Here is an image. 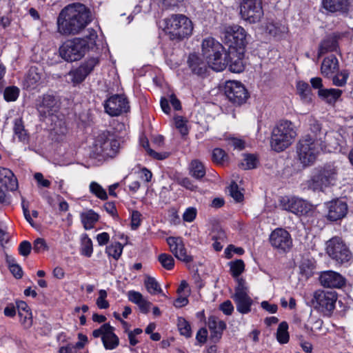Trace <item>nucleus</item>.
I'll return each instance as SVG.
<instances>
[{"instance_id": "1", "label": "nucleus", "mask_w": 353, "mask_h": 353, "mask_svg": "<svg viewBox=\"0 0 353 353\" xmlns=\"http://www.w3.org/2000/svg\"><path fill=\"white\" fill-rule=\"evenodd\" d=\"M91 21L89 10L81 3L67 6L57 18V30L63 35L76 34Z\"/></svg>"}, {"instance_id": "2", "label": "nucleus", "mask_w": 353, "mask_h": 353, "mask_svg": "<svg viewBox=\"0 0 353 353\" xmlns=\"http://www.w3.org/2000/svg\"><path fill=\"white\" fill-rule=\"evenodd\" d=\"M298 135V128L291 121L280 120L273 128L270 137V148L276 152L288 148Z\"/></svg>"}, {"instance_id": "3", "label": "nucleus", "mask_w": 353, "mask_h": 353, "mask_svg": "<svg viewBox=\"0 0 353 353\" xmlns=\"http://www.w3.org/2000/svg\"><path fill=\"white\" fill-rule=\"evenodd\" d=\"M203 58L208 66L214 71L223 70L228 64L227 57L223 45L213 37L205 38L201 43Z\"/></svg>"}, {"instance_id": "4", "label": "nucleus", "mask_w": 353, "mask_h": 353, "mask_svg": "<svg viewBox=\"0 0 353 353\" xmlns=\"http://www.w3.org/2000/svg\"><path fill=\"white\" fill-rule=\"evenodd\" d=\"M163 22L164 31L172 40L181 41L192 34L193 23L184 14H172L165 18Z\"/></svg>"}, {"instance_id": "5", "label": "nucleus", "mask_w": 353, "mask_h": 353, "mask_svg": "<svg viewBox=\"0 0 353 353\" xmlns=\"http://www.w3.org/2000/svg\"><path fill=\"white\" fill-rule=\"evenodd\" d=\"M321 150H323L322 140L314 139L310 134L301 139L296 147L299 160L304 166L312 164Z\"/></svg>"}, {"instance_id": "6", "label": "nucleus", "mask_w": 353, "mask_h": 353, "mask_svg": "<svg viewBox=\"0 0 353 353\" xmlns=\"http://www.w3.org/2000/svg\"><path fill=\"white\" fill-rule=\"evenodd\" d=\"M338 180V169L333 164H327L319 168L312 176L309 185L314 190L323 191L336 185Z\"/></svg>"}, {"instance_id": "7", "label": "nucleus", "mask_w": 353, "mask_h": 353, "mask_svg": "<svg viewBox=\"0 0 353 353\" xmlns=\"http://www.w3.org/2000/svg\"><path fill=\"white\" fill-rule=\"evenodd\" d=\"M222 39L228 47V50H245L247 32L245 29L236 24L225 26L222 30Z\"/></svg>"}, {"instance_id": "8", "label": "nucleus", "mask_w": 353, "mask_h": 353, "mask_svg": "<svg viewBox=\"0 0 353 353\" xmlns=\"http://www.w3.org/2000/svg\"><path fill=\"white\" fill-rule=\"evenodd\" d=\"M120 143L106 132H103L96 138L92 152L97 156L103 158H112L119 152Z\"/></svg>"}, {"instance_id": "9", "label": "nucleus", "mask_w": 353, "mask_h": 353, "mask_svg": "<svg viewBox=\"0 0 353 353\" xmlns=\"http://www.w3.org/2000/svg\"><path fill=\"white\" fill-rule=\"evenodd\" d=\"M59 54L68 62L76 61L81 59L86 51V41L81 38H74L65 41L59 47Z\"/></svg>"}, {"instance_id": "10", "label": "nucleus", "mask_w": 353, "mask_h": 353, "mask_svg": "<svg viewBox=\"0 0 353 353\" xmlns=\"http://www.w3.org/2000/svg\"><path fill=\"white\" fill-rule=\"evenodd\" d=\"M336 300L337 294L335 292L319 290L313 294L312 304L324 315L330 316L335 308Z\"/></svg>"}, {"instance_id": "11", "label": "nucleus", "mask_w": 353, "mask_h": 353, "mask_svg": "<svg viewBox=\"0 0 353 353\" xmlns=\"http://www.w3.org/2000/svg\"><path fill=\"white\" fill-rule=\"evenodd\" d=\"M241 18L250 23H256L263 16L261 0H239Z\"/></svg>"}, {"instance_id": "12", "label": "nucleus", "mask_w": 353, "mask_h": 353, "mask_svg": "<svg viewBox=\"0 0 353 353\" xmlns=\"http://www.w3.org/2000/svg\"><path fill=\"white\" fill-rule=\"evenodd\" d=\"M326 251L327 254L339 263L348 262L352 258V254L339 237H333L327 242Z\"/></svg>"}, {"instance_id": "13", "label": "nucleus", "mask_w": 353, "mask_h": 353, "mask_svg": "<svg viewBox=\"0 0 353 353\" xmlns=\"http://www.w3.org/2000/svg\"><path fill=\"white\" fill-rule=\"evenodd\" d=\"M235 292L232 296L236 310L241 314H248L251 311L253 301L248 295V288L243 279H238Z\"/></svg>"}, {"instance_id": "14", "label": "nucleus", "mask_w": 353, "mask_h": 353, "mask_svg": "<svg viewBox=\"0 0 353 353\" xmlns=\"http://www.w3.org/2000/svg\"><path fill=\"white\" fill-rule=\"evenodd\" d=\"M279 205L283 210L298 216L305 215L312 210V205L308 202L294 196H281Z\"/></svg>"}, {"instance_id": "15", "label": "nucleus", "mask_w": 353, "mask_h": 353, "mask_svg": "<svg viewBox=\"0 0 353 353\" xmlns=\"http://www.w3.org/2000/svg\"><path fill=\"white\" fill-rule=\"evenodd\" d=\"M225 94L228 100L234 105L244 103L249 97L245 85L238 81H228L224 86Z\"/></svg>"}, {"instance_id": "16", "label": "nucleus", "mask_w": 353, "mask_h": 353, "mask_svg": "<svg viewBox=\"0 0 353 353\" xmlns=\"http://www.w3.org/2000/svg\"><path fill=\"white\" fill-rule=\"evenodd\" d=\"M99 63L97 58L92 57L85 60L78 68L70 70L68 76L74 86L82 83Z\"/></svg>"}, {"instance_id": "17", "label": "nucleus", "mask_w": 353, "mask_h": 353, "mask_svg": "<svg viewBox=\"0 0 353 353\" xmlns=\"http://www.w3.org/2000/svg\"><path fill=\"white\" fill-rule=\"evenodd\" d=\"M326 217L330 221H337L343 219L348 210L347 203L341 199H332L325 203Z\"/></svg>"}, {"instance_id": "18", "label": "nucleus", "mask_w": 353, "mask_h": 353, "mask_svg": "<svg viewBox=\"0 0 353 353\" xmlns=\"http://www.w3.org/2000/svg\"><path fill=\"white\" fill-rule=\"evenodd\" d=\"M92 335L95 338H101L103 344L106 350H114L119 345V338L114 333L113 327L108 323H105L99 329L94 330Z\"/></svg>"}, {"instance_id": "19", "label": "nucleus", "mask_w": 353, "mask_h": 353, "mask_svg": "<svg viewBox=\"0 0 353 353\" xmlns=\"http://www.w3.org/2000/svg\"><path fill=\"white\" fill-rule=\"evenodd\" d=\"M104 108L109 115L114 117L126 112L129 109V105L124 96L115 94L105 101Z\"/></svg>"}, {"instance_id": "20", "label": "nucleus", "mask_w": 353, "mask_h": 353, "mask_svg": "<svg viewBox=\"0 0 353 353\" xmlns=\"http://www.w3.org/2000/svg\"><path fill=\"white\" fill-rule=\"evenodd\" d=\"M170 251L180 261L189 263L192 261V257L187 252L183 240L179 236H169L166 239Z\"/></svg>"}, {"instance_id": "21", "label": "nucleus", "mask_w": 353, "mask_h": 353, "mask_svg": "<svg viewBox=\"0 0 353 353\" xmlns=\"http://www.w3.org/2000/svg\"><path fill=\"white\" fill-rule=\"evenodd\" d=\"M270 242L274 248L283 251L288 250L292 245L290 233L283 228H276L272 232Z\"/></svg>"}, {"instance_id": "22", "label": "nucleus", "mask_w": 353, "mask_h": 353, "mask_svg": "<svg viewBox=\"0 0 353 353\" xmlns=\"http://www.w3.org/2000/svg\"><path fill=\"white\" fill-rule=\"evenodd\" d=\"M17 186V180L12 172L8 168L0 167V202L5 200L6 190H15Z\"/></svg>"}, {"instance_id": "23", "label": "nucleus", "mask_w": 353, "mask_h": 353, "mask_svg": "<svg viewBox=\"0 0 353 353\" xmlns=\"http://www.w3.org/2000/svg\"><path fill=\"white\" fill-rule=\"evenodd\" d=\"M37 109L42 117L53 115L59 109L57 99L52 95L46 94L37 100Z\"/></svg>"}, {"instance_id": "24", "label": "nucleus", "mask_w": 353, "mask_h": 353, "mask_svg": "<svg viewBox=\"0 0 353 353\" xmlns=\"http://www.w3.org/2000/svg\"><path fill=\"white\" fill-rule=\"evenodd\" d=\"M319 281L323 286L329 288H341L345 284V279L339 272L332 270L321 272Z\"/></svg>"}, {"instance_id": "25", "label": "nucleus", "mask_w": 353, "mask_h": 353, "mask_svg": "<svg viewBox=\"0 0 353 353\" xmlns=\"http://www.w3.org/2000/svg\"><path fill=\"white\" fill-rule=\"evenodd\" d=\"M323 136H324L325 139L322 141L323 150H325V151L332 152V151L338 150L339 148L341 149L345 144L344 138L338 132L331 131L325 132Z\"/></svg>"}, {"instance_id": "26", "label": "nucleus", "mask_w": 353, "mask_h": 353, "mask_svg": "<svg viewBox=\"0 0 353 353\" xmlns=\"http://www.w3.org/2000/svg\"><path fill=\"white\" fill-rule=\"evenodd\" d=\"M245 50H228L225 53V56L228 59V64L231 72L240 73L245 69V63L243 61Z\"/></svg>"}, {"instance_id": "27", "label": "nucleus", "mask_w": 353, "mask_h": 353, "mask_svg": "<svg viewBox=\"0 0 353 353\" xmlns=\"http://www.w3.org/2000/svg\"><path fill=\"white\" fill-rule=\"evenodd\" d=\"M208 325L210 332V340L214 343L219 342L226 328L225 323L214 316H211L208 318Z\"/></svg>"}, {"instance_id": "28", "label": "nucleus", "mask_w": 353, "mask_h": 353, "mask_svg": "<svg viewBox=\"0 0 353 353\" xmlns=\"http://www.w3.org/2000/svg\"><path fill=\"white\" fill-rule=\"evenodd\" d=\"M353 0H322L323 8L326 10L335 12H346Z\"/></svg>"}, {"instance_id": "29", "label": "nucleus", "mask_w": 353, "mask_h": 353, "mask_svg": "<svg viewBox=\"0 0 353 353\" xmlns=\"http://www.w3.org/2000/svg\"><path fill=\"white\" fill-rule=\"evenodd\" d=\"M188 63L192 72L197 75H202L206 71L208 63L196 53L189 55Z\"/></svg>"}, {"instance_id": "30", "label": "nucleus", "mask_w": 353, "mask_h": 353, "mask_svg": "<svg viewBox=\"0 0 353 353\" xmlns=\"http://www.w3.org/2000/svg\"><path fill=\"white\" fill-rule=\"evenodd\" d=\"M338 59L335 56L330 55L323 59L321 67V71L323 76L330 77L338 70Z\"/></svg>"}, {"instance_id": "31", "label": "nucleus", "mask_w": 353, "mask_h": 353, "mask_svg": "<svg viewBox=\"0 0 353 353\" xmlns=\"http://www.w3.org/2000/svg\"><path fill=\"white\" fill-rule=\"evenodd\" d=\"M342 94V90L336 88L320 89L318 91L319 97L329 104H334Z\"/></svg>"}, {"instance_id": "32", "label": "nucleus", "mask_w": 353, "mask_h": 353, "mask_svg": "<svg viewBox=\"0 0 353 353\" xmlns=\"http://www.w3.org/2000/svg\"><path fill=\"white\" fill-rule=\"evenodd\" d=\"M81 223L86 230L94 228L99 219V215L92 210H88L81 213Z\"/></svg>"}, {"instance_id": "33", "label": "nucleus", "mask_w": 353, "mask_h": 353, "mask_svg": "<svg viewBox=\"0 0 353 353\" xmlns=\"http://www.w3.org/2000/svg\"><path fill=\"white\" fill-rule=\"evenodd\" d=\"M13 132L14 137L17 138L19 141L27 142L28 141L29 135L25 129L21 118H17L13 121Z\"/></svg>"}, {"instance_id": "34", "label": "nucleus", "mask_w": 353, "mask_h": 353, "mask_svg": "<svg viewBox=\"0 0 353 353\" xmlns=\"http://www.w3.org/2000/svg\"><path fill=\"white\" fill-rule=\"evenodd\" d=\"M338 48L339 45L336 37L329 36L321 41L319 48V56L329 52H337Z\"/></svg>"}, {"instance_id": "35", "label": "nucleus", "mask_w": 353, "mask_h": 353, "mask_svg": "<svg viewBox=\"0 0 353 353\" xmlns=\"http://www.w3.org/2000/svg\"><path fill=\"white\" fill-rule=\"evenodd\" d=\"M41 79V74L39 70L35 67L30 68L24 81V85L29 89L36 88Z\"/></svg>"}, {"instance_id": "36", "label": "nucleus", "mask_w": 353, "mask_h": 353, "mask_svg": "<svg viewBox=\"0 0 353 353\" xmlns=\"http://www.w3.org/2000/svg\"><path fill=\"white\" fill-rule=\"evenodd\" d=\"M83 39L86 41V50H93L94 48L99 49L103 46V39L99 38L97 32L93 29H88V34Z\"/></svg>"}, {"instance_id": "37", "label": "nucleus", "mask_w": 353, "mask_h": 353, "mask_svg": "<svg viewBox=\"0 0 353 353\" xmlns=\"http://www.w3.org/2000/svg\"><path fill=\"white\" fill-rule=\"evenodd\" d=\"M315 262L314 260L303 259L299 265V272L305 279H309L314 274Z\"/></svg>"}, {"instance_id": "38", "label": "nucleus", "mask_w": 353, "mask_h": 353, "mask_svg": "<svg viewBox=\"0 0 353 353\" xmlns=\"http://www.w3.org/2000/svg\"><path fill=\"white\" fill-rule=\"evenodd\" d=\"M80 252L86 257H90L93 253V245L91 239L85 233L81 236Z\"/></svg>"}, {"instance_id": "39", "label": "nucleus", "mask_w": 353, "mask_h": 353, "mask_svg": "<svg viewBox=\"0 0 353 353\" xmlns=\"http://www.w3.org/2000/svg\"><path fill=\"white\" fill-rule=\"evenodd\" d=\"M144 285L148 292L152 295L162 292V289L158 281L149 275L145 276Z\"/></svg>"}, {"instance_id": "40", "label": "nucleus", "mask_w": 353, "mask_h": 353, "mask_svg": "<svg viewBox=\"0 0 353 353\" xmlns=\"http://www.w3.org/2000/svg\"><path fill=\"white\" fill-rule=\"evenodd\" d=\"M123 246L119 242H113L105 248V253L108 257L117 261L123 253Z\"/></svg>"}, {"instance_id": "41", "label": "nucleus", "mask_w": 353, "mask_h": 353, "mask_svg": "<svg viewBox=\"0 0 353 353\" xmlns=\"http://www.w3.org/2000/svg\"><path fill=\"white\" fill-rule=\"evenodd\" d=\"M190 174L199 179L203 178L205 174V169L203 164L198 160H193L190 165Z\"/></svg>"}, {"instance_id": "42", "label": "nucleus", "mask_w": 353, "mask_h": 353, "mask_svg": "<svg viewBox=\"0 0 353 353\" xmlns=\"http://www.w3.org/2000/svg\"><path fill=\"white\" fill-rule=\"evenodd\" d=\"M296 89L302 100L305 102L311 101V88L307 83L303 81H298Z\"/></svg>"}, {"instance_id": "43", "label": "nucleus", "mask_w": 353, "mask_h": 353, "mask_svg": "<svg viewBox=\"0 0 353 353\" xmlns=\"http://www.w3.org/2000/svg\"><path fill=\"white\" fill-rule=\"evenodd\" d=\"M288 324L285 321L281 322L277 328L276 339L281 344L287 343L289 341Z\"/></svg>"}, {"instance_id": "44", "label": "nucleus", "mask_w": 353, "mask_h": 353, "mask_svg": "<svg viewBox=\"0 0 353 353\" xmlns=\"http://www.w3.org/2000/svg\"><path fill=\"white\" fill-rule=\"evenodd\" d=\"M258 159L254 154H245L243 159L240 164V166L243 170H250L255 168L258 164Z\"/></svg>"}, {"instance_id": "45", "label": "nucleus", "mask_w": 353, "mask_h": 353, "mask_svg": "<svg viewBox=\"0 0 353 353\" xmlns=\"http://www.w3.org/2000/svg\"><path fill=\"white\" fill-rule=\"evenodd\" d=\"M231 274L235 277L239 278V275L241 274L245 270L244 262L241 259H237L230 262L229 263Z\"/></svg>"}, {"instance_id": "46", "label": "nucleus", "mask_w": 353, "mask_h": 353, "mask_svg": "<svg viewBox=\"0 0 353 353\" xmlns=\"http://www.w3.org/2000/svg\"><path fill=\"white\" fill-rule=\"evenodd\" d=\"M20 93V90L18 87L14 85L8 86L3 91L4 99L8 101H15Z\"/></svg>"}, {"instance_id": "47", "label": "nucleus", "mask_w": 353, "mask_h": 353, "mask_svg": "<svg viewBox=\"0 0 353 353\" xmlns=\"http://www.w3.org/2000/svg\"><path fill=\"white\" fill-rule=\"evenodd\" d=\"M90 191L101 200H106L108 199L106 191L97 182L92 181L90 183Z\"/></svg>"}, {"instance_id": "48", "label": "nucleus", "mask_w": 353, "mask_h": 353, "mask_svg": "<svg viewBox=\"0 0 353 353\" xmlns=\"http://www.w3.org/2000/svg\"><path fill=\"white\" fill-rule=\"evenodd\" d=\"M266 32L272 36L279 37L286 32V28L277 23H268L266 26Z\"/></svg>"}, {"instance_id": "49", "label": "nucleus", "mask_w": 353, "mask_h": 353, "mask_svg": "<svg viewBox=\"0 0 353 353\" xmlns=\"http://www.w3.org/2000/svg\"><path fill=\"white\" fill-rule=\"evenodd\" d=\"M158 260L163 268L167 270H171L174 268V260L171 255L166 253L161 254L158 257Z\"/></svg>"}, {"instance_id": "50", "label": "nucleus", "mask_w": 353, "mask_h": 353, "mask_svg": "<svg viewBox=\"0 0 353 353\" xmlns=\"http://www.w3.org/2000/svg\"><path fill=\"white\" fill-rule=\"evenodd\" d=\"M178 328L181 335L185 337H190L192 335L191 327L190 323L182 317L178 319Z\"/></svg>"}, {"instance_id": "51", "label": "nucleus", "mask_w": 353, "mask_h": 353, "mask_svg": "<svg viewBox=\"0 0 353 353\" xmlns=\"http://www.w3.org/2000/svg\"><path fill=\"white\" fill-rule=\"evenodd\" d=\"M224 140L227 142L228 145L233 147L234 149L243 150L245 147V142L239 138L231 135H225Z\"/></svg>"}, {"instance_id": "52", "label": "nucleus", "mask_w": 353, "mask_h": 353, "mask_svg": "<svg viewBox=\"0 0 353 353\" xmlns=\"http://www.w3.org/2000/svg\"><path fill=\"white\" fill-rule=\"evenodd\" d=\"M349 72L347 70H343L339 73L336 74L332 78L333 84L336 86H343L346 84L347 80L349 77Z\"/></svg>"}, {"instance_id": "53", "label": "nucleus", "mask_w": 353, "mask_h": 353, "mask_svg": "<svg viewBox=\"0 0 353 353\" xmlns=\"http://www.w3.org/2000/svg\"><path fill=\"white\" fill-rule=\"evenodd\" d=\"M108 293L105 290H100L99 291V296L96 300V304L99 309H107L109 307L110 304L106 300Z\"/></svg>"}, {"instance_id": "54", "label": "nucleus", "mask_w": 353, "mask_h": 353, "mask_svg": "<svg viewBox=\"0 0 353 353\" xmlns=\"http://www.w3.org/2000/svg\"><path fill=\"white\" fill-rule=\"evenodd\" d=\"M176 128L179 130L182 135H186L188 133L187 127V121L181 116H176L174 118Z\"/></svg>"}, {"instance_id": "55", "label": "nucleus", "mask_w": 353, "mask_h": 353, "mask_svg": "<svg viewBox=\"0 0 353 353\" xmlns=\"http://www.w3.org/2000/svg\"><path fill=\"white\" fill-rule=\"evenodd\" d=\"M49 247L44 239L37 238L33 243V250L37 253L48 250Z\"/></svg>"}, {"instance_id": "56", "label": "nucleus", "mask_w": 353, "mask_h": 353, "mask_svg": "<svg viewBox=\"0 0 353 353\" xmlns=\"http://www.w3.org/2000/svg\"><path fill=\"white\" fill-rule=\"evenodd\" d=\"M227 159L225 151L221 148H215L212 152L213 161L217 164H222Z\"/></svg>"}, {"instance_id": "57", "label": "nucleus", "mask_w": 353, "mask_h": 353, "mask_svg": "<svg viewBox=\"0 0 353 353\" xmlns=\"http://www.w3.org/2000/svg\"><path fill=\"white\" fill-rule=\"evenodd\" d=\"M229 192L230 196L237 202L241 201L243 199V194L239 190L236 183H231L229 187Z\"/></svg>"}, {"instance_id": "58", "label": "nucleus", "mask_w": 353, "mask_h": 353, "mask_svg": "<svg viewBox=\"0 0 353 353\" xmlns=\"http://www.w3.org/2000/svg\"><path fill=\"white\" fill-rule=\"evenodd\" d=\"M9 269L14 276L17 279H20L23 276V271L21 268L15 263L14 259L8 261Z\"/></svg>"}, {"instance_id": "59", "label": "nucleus", "mask_w": 353, "mask_h": 353, "mask_svg": "<svg viewBox=\"0 0 353 353\" xmlns=\"http://www.w3.org/2000/svg\"><path fill=\"white\" fill-rule=\"evenodd\" d=\"M233 253L239 255H242L244 253V250L240 247H235L233 245H228L225 250L224 254L227 259H230L233 256Z\"/></svg>"}, {"instance_id": "60", "label": "nucleus", "mask_w": 353, "mask_h": 353, "mask_svg": "<svg viewBox=\"0 0 353 353\" xmlns=\"http://www.w3.org/2000/svg\"><path fill=\"white\" fill-rule=\"evenodd\" d=\"M34 179L36 180L39 188H49L51 185L50 181L45 179L41 172H36L34 174Z\"/></svg>"}, {"instance_id": "61", "label": "nucleus", "mask_w": 353, "mask_h": 353, "mask_svg": "<svg viewBox=\"0 0 353 353\" xmlns=\"http://www.w3.org/2000/svg\"><path fill=\"white\" fill-rule=\"evenodd\" d=\"M196 209L193 207L188 208L183 214V219L186 222H192L196 216Z\"/></svg>"}, {"instance_id": "62", "label": "nucleus", "mask_w": 353, "mask_h": 353, "mask_svg": "<svg viewBox=\"0 0 353 353\" xmlns=\"http://www.w3.org/2000/svg\"><path fill=\"white\" fill-rule=\"evenodd\" d=\"M211 238L212 241H221L225 242L227 239L225 231L221 228L214 229L211 233Z\"/></svg>"}, {"instance_id": "63", "label": "nucleus", "mask_w": 353, "mask_h": 353, "mask_svg": "<svg viewBox=\"0 0 353 353\" xmlns=\"http://www.w3.org/2000/svg\"><path fill=\"white\" fill-rule=\"evenodd\" d=\"M141 223V214L137 210L132 211L131 214V228L137 230Z\"/></svg>"}, {"instance_id": "64", "label": "nucleus", "mask_w": 353, "mask_h": 353, "mask_svg": "<svg viewBox=\"0 0 353 353\" xmlns=\"http://www.w3.org/2000/svg\"><path fill=\"white\" fill-rule=\"evenodd\" d=\"M32 249L31 243L28 241H22L19 246V254L23 256H28Z\"/></svg>"}]
</instances>
